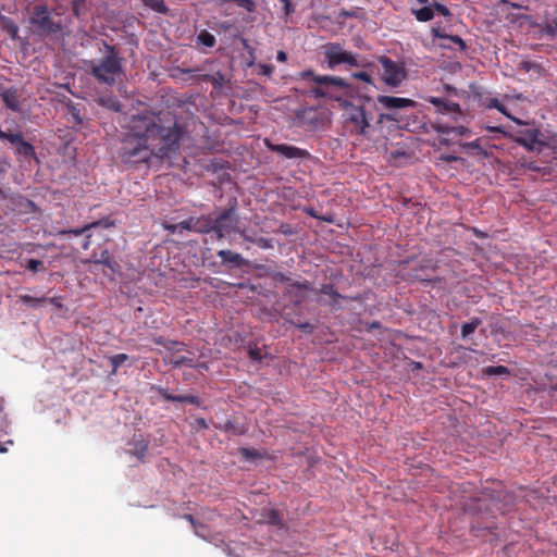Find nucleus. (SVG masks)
<instances>
[{
  "mask_svg": "<svg viewBox=\"0 0 557 557\" xmlns=\"http://www.w3.org/2000/svg\"><path fill=\"white\" fill-rule=\"evenodd\" d=\"M183 134L176 122L165 125L159 114L146 111L132 116L119 154L127 163L148 162L151 156L171 158L178 151Z\"/></svg>",
  "mask_w": 557,
  "mask_h": 557,
  "instance_id": "1",
  "label": "nucleus"
},
{
  "mask_svg": "<svg viewBox=\"0 0 557 557\" xmlns=\"http://www.w3.org/2000/svg\"><path fill=\"white\" fill-rule=\"evenodd\" d=\"M300 78L317 84L310 92L317 98H329L339 102L347 112V122L352 125V135L367 138L371 128L372 116L366 110V103L372 101L369 95H359L358 89L338 76L319 75L312 70L300 72Z\"/></svg>",
  "mask_w": 557,
  "mask_h": 557,
  "instance_id": "2",
  "label": "nucleus"
},
{
  "mask_svg": "<svg viewBox=\"0 0 557 557\" xmlns=\"http://www.w3.org/2000/svg\"><path fill=\"white\" fill-rule=\"evenodd\" d=\"M99 53V58L87 62V71L99 84L112 87L124 75V58L106 40L101 41Z\"/></svg>",
  "mask_w": 557,
  "mask_h": 557,
  "instance_id": "3",
  "label": "nucleus"
},
{
  "mask_svg": "<svg viewBox=\"0 0 557 557\" xmlns=\"http://www.w3.org/2000/svg\"><path fill=\"white\" fill-rule=\"evenodd\" d=\"M29 22L40 35L57 34L63 28L60 14H53L45 4H37L33 8Z\"/></svg>",
  "mask_w": 557,
  "mask_h": 557,
  "instance_id": "4",
  "label": "nucleus"
},
{
  "mask_svg": "<svg viewBox=\"0 0 557 557\" xmlns=\"http://www.w3.org/2000/svg\"><path fill=\"white\" fill-rule=\"evenodd\" d=\"M324 54L330 69H334L341 64H347L352 67L372 66V62L367 58H358L356 53L343 49V47L337 42L330 44L326 47Z\"/></svg>",
  "mask_w": 557,
  "mask_h": 557,
  "instance_id": "5",
  "label": "nucleus"
},
{
  "mask_svg": "<svg viewBox=\"0 0 557 557\" xmlns=\"http://www.w3.org/2000/svg\"><path fill=\"white\" fill-rule=\"evenodd\" d=\"M435 263L431 259L419 262L405 260L399 262L398 275L405 281H431V274L435 271Z\"/></svg>",
  "mask_w": 557,
  "mask_h": 557,
  "instance_id": "6",
  "label": "nucleus"
},
{
  "mask_svg": "<svg viewBox=\"0 0 557 557\" xmlns=\"http://www.w3.org/2000/svg\"><path fill=\"white\" fill-rule=\"evenodd\" d=\"M377 61L383 69L381 79L387 87L398 88L407 79L408 71L404 62L394 61L386 55L379 57Z\"/></svg>",
  "mask_w": 557,
  "mask_h": 557,
  "instance_id": "7",
  "label": "nucleus"
},
{
  "mask_svg": "<svg viewBox=\"0 0 557 557\" xmlns=\"http://www.w3.org/2000/svg\"><path fill=\"white\" fill-rule=\"evenodd\" d=\"M236 207L237 200L233 198L230 200L228 208L222 210L218 216L213 219L214 233L218 239H222L226 234L235 231L238 223Z\"/></svg>",
  "mask_w": 557,
  "mask_h": 557,
  "instance_id": "8",
  "label": "nucleus"
},
{
  "mask_svg": "<svg viewBox=\"0 0 557 557\" xmlns=\"http://www.w3.org/2000/svg\"><path fill=\"white\" fill-rule=\"evenodd\" d=\"M265 146L267 148L272 151L281 154L282 157L286 159H309L310 153L306 149H301L296 146H290L286 144H273L269 139H265Z\"/></svg>",
  "mask_w": 557,
  "mask_h": 557,
  "instance_id": "9",
  "label": "nucleus"
},
{
  "mask_svg": "<svg viewBox=\"0 0 557 557\" xmlns=\"http://www.w3.org/2000/svg\"><path fill=\"white\" fill-rule=\"evenodd\" d=\"M518 141L529 150H537L544 146V141L542 139V133L536 127H530L519 133Z\"/></svg>",
  "mask_w": 557,
  "mask_h": 557,
  "instance_id": "10",
  "label": "nucleus"
},
{
  "mask_svg": "<svg viewBox=\"0 0 557 557\" xmlns=\"http://www.w3.org/2000/svg\"><path fill=\"white\" fill-rule=\"evenodd\" d=\"M426 101L433 104L438 113H453L455 120H457L458 116L462 115L460 106L456 102L438 97H429Z\"/></svg>",
  "mask_w": 557,
  "mask_h": 557,
  "instance_id": "11",
  "label": "nucleus"
},
{
  "mask_svg": "<svg viewBox=\"0 0 557 557\" xmlns=\"http://www.w3.org/2000/svg\"><path fill=\"white\" fill-rule=\"evenodd\" d=\"M376 100L384 109L387 110L416 107V101L409 98L380 95L377 96Z\"/></svg>",
  "mask_w": 557,
  "mask_h": 557,
  "instance_id": "12",
  "label": "nucleus"
},
{
  "mask_svg": "<svg viewBox=\"0 0 557 557\" xmlns=\"http://www.w3.org/2000/svg\"><path fill=\"white\" fill-rule=\"evenodd\" d=\"M83 262L92 263L95 265H104L110 269L112 273H115L119 269V263L111 258L108 249L101 250L99 255L96 252L92 253L89 259H86Z\"/></svg>",
  "mask_w": 557,
  "mask_h": 557,
  "instance_id": "13",
  "label": "nucleus"
},
{
  "mask_svg": "<svg viewBox=\"0 0 557 557\" xmlns=\"http://www.w3.org/2000/svg\"><path fill=\"white\" fill-rule=\"evenodd\" d=\"M97 103L116 113L121 112L123 109L121 101L112 92H104L100 95L97 99Z\"/></svg>",
  "mask_w": 557,
  "mask_h": 557,
  "instance_id": "14",
  "label": "nucleus"
},
{
  "mask_svg": "<svg viewBox=\"0 0 557 557\" xmlns=\"http://www.w3.org/2000/svg\"><path fill=\"white\" fill-rule=\"evenodd\" d=\"M216 256L222 260V263H231L236 268L247 265L248 261L242 257L240 253L233 252L231 250H219Z\"/></svg>",
  "mask_w": 557,
  "mask_h": 557,
  "instance_id": "15",
  "label": "nucleus"
},
{
  "mask_svg": "<svg viewBox=\"0 0 557 557\" xmlns=\"http://www.w3.org/2000/svg\"><path fill=\"white\" fill-rule=\"evenodd\" d=\"M2 101L4 102L5 107L9 108L12 111H20L21 110V102H20V96L17 92V89L15 88H9L1 92Z\"/></svg>",
  "mask_w": 557,
  "mask_h": 557,
  "instance_id": "16",
  "label": "nucleus"
},
{
  "mask_svg": "<svg viewBox=\"0 0 557 557\" xmlns=\"http://www.w3.org/2000/svg\"><path fill=\"white\" fill-rule=\"evenodd\" d=\"M435 131L441 135L469 136L471 131L462 125L449 126L443 123H436Z\"/></svg>",
  "mask_w": 557,
  "mask_h": 557,
  "instance_id": "17",
  "label": "nucleus"
},
{
  "mask_svg": "<svg viewBox=\"0 0 557 557\" xmlns=\"http://www.w3.org/2000/svg\"><path fill=\"white\" fill-rule=\"evenodd\" d=\"M320 293L323 295H326L333 299V302L331 304L333 308H338V300L339 299H349V300H360L361 298L359 296L356 297H345L342 296L334 287L333 284H324L322 285Z\"/></svg>",
  "mask_w": 557,
  "mask_h": 557,
  "instance_id": "18",
  "label": "nucleus"
},
{
  "mask_svg": "<svg viewBox=\"0 0 557 557\" xmlns=\"http://www.w3.org/2000/svg\"><path fill=\"white\" fill-rule=\"evenodd\" d=\"M431 34L434 38L446 39L457 45L461 51L466 50L467 46L463 39L458 35H448L442 30L440 26H434L431 29Z\"/></svg>",
  "mask_w": 557,
  "mask_h": 557,
  "instance_id": "19",
  "label": "nucleus"
},
{
  "mask_svg": "<svg viewBox=\"0 0 557 557\" xmlns=\"http://www.w3.org/2000/svg\"><path fill=\"white\" fill-rule=\"evenodd\" d=\"M195 232L200 234L214 232L213 218H211V215L195 218Z\"/></svg>",
  "mask_w": 557,
  "mask_h": 557,
  "instance_id": "20",
  "label": "nucleus"
},
{
  "mask_svg": "<svg viewBox=\"0 0 557 557\" xmlns=\"http://www.w3.org/2000/svg\"><path fill=\"white\" fill-rule=\"evenodd\" d=\"M219 429L222 432L228 433L231 435L240 436L247 433L248 426L245 424H238L233 421H226L223 425H220Z\"/></svg>",
  "mask_w": 557,
  "mask_h": 557,
  "instance_id": "21",
  "label": "nucleus"
},
{
  "mask_svg": "<svg viewBox=\"0 0 557 557\" xmlns=\"http://www.w3.org/2000/svg\"><path fill=\"white\" fill-rule=\"evenodd\" d=\"M373 66L374 65L372 64V66H370V67H361L362 69L361 71L351 73V78L361 81V82L366 83L367 85L375 88L376 86H375V82H374V77H373V70H372Z\"/></svg>",
  "mask_w": 557,
  "mask_h": 557,
  "instance_id": "22",
  "label": "nucleus"
},
{
  "mask_svg": "<svg viewBox=\"0 0 557 557\" xmlns=\"http://www.w3.org/2000/svg\"><path fill=\"white\" fill-rule=\"evenodd\" d=\"M278 280L282 283H287L288 284V286H289L288 289H287V294L288 295H293L294 294V289H297L299 292V290H308V289L311 288V284L308 281L294 282V281H292L289 277H287L284 274H280V278Z\"/></svg>",
  "mask_w": 557,
  "mask_h": 557,
  "instance_id": "23",
  "label": "nucleus"
},
{
  "mask_svg": "<svg viewBox=\"0 0 557 557\" xmlns=\"http://www.w3.org/2000/svg\"><path fill=\"white\" fill-rule=\"evenodd\" d=\"M149 448V442L147 440L140 438L133 443V448L129 450V454L137 457L139 460L144 461Z\"/></svg>",
  "mask_w": 557,
  "mask_h": 557,
  "instance_id": "24",
  "label": "nucleus"
},
{
  "mask_svg": "<svg viewBox=\"0 0 557 557\" xmlns=\"http://www.w3.org/2000/svg\"><path fill=\"white\" fill-rule=\"evenodd\" d=\"M412 15H414L418 22H429L434 17L433 5H424L420 9H411Z\"/></svg>",
  "mask_w": 557,
  "mask_h": 557,
  "instance_id": "25",
  "label": "nucleus"
},
{
  "mask_svg": "<svg viewBox=\"0 0 557 557\" xmlns=\"http://www.w3.org/2000/svg\"><path fill=\"white\" fill-rule=\"evenodd\" d=\"M197 78L202 82H210L214 89H220L225 79L221 72H216L214 74H202L197 76Z\"/></svg>",
  "mask_w": 557,
  "mask_h": 557,
  "instance_id": "26",
  "label": "nucleus"
},
{
  "mask_svg": "<svg viewBox=\"0 0 557 557\" xmlns=\"http://www.w3.org/2000/svg\"><path fill=\"white\" fill-rule=\"evenodd\" d=\"M487 108L490 109H496L498 110L500 113H503L504 115H506L507 117L511 119L513 122H516L517 124L519 125H522V121L517 119V117H513L511 116L507 110H506V107L497 99V98H491L488 99L487 101Z\"/></svg>",
  "mask_w": 557,
  "mask_h": 557,
  "instance_id": "27",
  "label": "nucleus"
},
{
  "mask_svg": "<svg viewBox=\"0 0 557 557\" xmlns=\"http://www.w3.org/2000/svg\"><path fill=\"white\" fill-rule=\"evenodd\" d=\"M16 153L24 157L25 159H36V151L32 144L23 140L17 147H16Z\"/></svg>",
  "mask_w": 557,
  "mask_h": 557,
  "instance_id": "28",
  "label": "nucleus"
},
{
  "mask_svg": "<svg viewBox=\"0 0 557 557\" xmlns=\"http://www.w3.org/2000/svg\"><path fill=\"white\" fill-rule=\"evenodd\" d=\"M100 224H103L104 226H110L111 222H109V220L97 221V222H92L90 224H87V225H85L84 227H81V228H72V230L62 231L61 234H72L74 236H79V235L86 233L88 230H90L92 227H96V226H98Z\"/></svg>",
  "mask_w": 557,
  "mask_h": 557,
  "instance_id": "29",
  "label": "nucleus"
},
{
  "mask_svg": "<svg viewBox=\"0 0 557 557\" xmlns=\"http://www.w3.org/2000/svg\"><path fill=\"white\" fill-rule=\"evenodd\" d=\"M482 323L481 319L473 317L469 322L461 325V337L468 338Z\"/></svg>",
  "mask_w": 557,
  "mask_h": 557,
  "instance_id": "30",
  "label": "nucleus"
},
{
  "mask_svg": "<svg viewBox=\"0 0 557 557\" xmlns=\"http://www.w3.org/2000/svg\"><path fill=\"white\" fill-rule=\"evenodd\" d=\"M144 4L153 10L154 12L166 14L169 12V8L166 7L163 0H143Z\"/></svg>",
  "mask_w": 557,
  "mask_h": 557,
  "instance_id": "31",
  "label": "nucleus"
},
{
  "mask_svg": "<svg viewBox=\"0 0 557 557\" xmlns=\"http://www.w3.org/2000/svg\"><path fill=\"white\" fill-rule=\"evenodd\" d=\"M165 362L172 364L173 367L175 368H178V367H182V366H187V367H190L193 368L194 367V359L193 358H189V357H186V356H180V357H171L169 359H164Z\"/></svg>",
  "mask_w": 557,
  "mask_h": 557,
  "instance_id": "32",
  "label": "nucleus"
},
{
  "mask_svg": "<svg viewBox=\"0 0 557 557\" xmlns=\"http://www.w3.org/2000/svg\"><path fill=\"white\" fill-rule=\"evenodd\" d=\"M197 40L205 47L212 48L215 45V37L208 30H201L197 36Z\"/></svg>",
  "mask_w": 557,
  "mask_h": 557,
  "instance_id": "33",
  "label": "nucleus"
},
{
  "mask_svg": "<svg viewBox=\"0 0 557 557\" xmlns=\"http://www.w3.org/2000/svg\"><path fill=\"white\" fill-rule=\"evenodd\" d=\"M486 375H509L510 371L505 366H490L484 369Z\"/></svg>",
  "mask_w": 557,
  "mask_h": 557,
  "instance_id": "34",
  "label": "nucleus"
},
{
  "mask_svg": "<svg viewBox=\"0 0 557 557\" xmlns=\"http://www.w3.org/2000/svg\"><path fill=\"white\" fill-rule=\"evenodd\" d=\"M20 300L27 306L36 307L46 302L48 299L46 297H33L30 295H21Z\"/></svg>",
  "mask_w": 557,
  "mask_h": 557,
  "instance_id": "35",
  "label": "nucleus"
},
{
  "mask_svg": "<svg viewBox=\"0 0 557 557\" xmlns=\"http://www.w3.org/2000/svg\"><path fill=\"white\" fill-rule=\"evenodd\" d=\"M128 360V356L126 354H116L109 358V362L113 368V372L117 370L125 361Z\"/></svg>",
  "mask_w": 557,
  "mask_h": 557,
  "instance_id": "36",
  "label": "nucleus"
},
{
  "mask_svg": "<svg viewBox=\"0 0 557 557\" xmlns=\"http://www.w3.org/2000/svg\"><path fill=\"white\" fill-rule=\"evenodd\" d=\"M543 32L553 37H557V22L556 21H548L543 26Z\"/></svg>",
  "mask_w": 557,
  "mask_h": 557,
  "instance_id": "37",
  "label": "nucleus"
},
{
  "mask_svg": "<svg viewBox=\"0 0 557 557\" xmlns=\"http://www.w3.org/2000/svg\"><path fill=\"white\" fill-rule=\"evenodd\" d=\"M177 226H180V231L184 230V231L195 232V218L190 216L189 219L177 223Z\"/></svg>",
  "mask_w": 557,
  "mask_h": 557,
  "instance_id": "38",
  "label": "nucleus"
},
{
  "mask_svg": "<svg viewBox=\"0 0 557 557\" xmlns=\"http://www.w3.org/2000/svg\"><path fill=\"white\" fill-rule=\"evenodd\" d=\"M70 121L74 124V125H82L83 124V117L81 116V113H79V110L72 107L70 109Z\"/></svg>",
  "mask_w": 557,
  "mask_h": 557,
  "instance_id": "39",
  "label": "nucleus"
},
{
  "mask_svg": "<svg viewBox=\"0 0 557 557\" xmlns=\"http://www.w3.org/2000/svg\"><path fill=\"white\" fill-rule=\"evenodd\" d=\"M432 5H433L434 12H437L438 14H441L445 17L451 16V12L446 5L438 3L436 1H434V3Z\"/></svg>",
  "mask_w": 557,
  "mask_h": 557,
  "instance_id": "40",
  "label": "nucleus"
},
{
  "mask_svg": "<svg viewBox=\"0 0 557 557\" xmlns=\"http://www.w3.org/2000/svg\"><path fill=\"white\" fill-rule=\"evenodd\" d=\"M183 518H184L185 520H187V521L191 524V527L194 528V531H195L196 535H201V534L199 533V527L203 528V524H202L201 522L197 521V520L194 518V516H193V515H189V513L184 515V516H183Z\"/></svg>",
  "mask_w": 557,
  "mask_h": 557,
  "instance_id": "41",
  "label": "nucleus"
},
{
  "mask_svg": "<svg viewBox=\"0 0 557 557\" xmlns=\"http://www.w3.org/2000/svg\"><path fill=\"white\" fill-rule=\"evenodd\" d=\"M180 403H187V404L200 406L201 399L196 395H181Z\"/></svg>",
  "mask_w": 557,
  "mask_h": 557,
  "instance_id": "42",
  "label": "nucleus"
},
{
  "mask_svg": "<svg viewBox=\"0 0 557 557\" xmlns=\"http://www.w3.org/2000/svg\"><path fill=\"white\" fill-rule=\"evenodd\" d=\"M3 139L9 140L11 144H13L17 147L24 140V137L21 133H16V134L5 133V136Z\"/></svg>",
  "mask_w": 557,
  "mask_h": 557,
  "instance_id": "43",
  "label": "nucleus"
},
{
  "mask_svg": "<svg viewBox=\"0 0 557 557\" xmlns=\"http://www.w3.org/2000/svg\"><path fill=\"white\" fill-rule=\"evenodd\" d=\"M26 268L33 272H37L39 270H42L44 269V263L42 261L40 260H37V259H29L27 261V265Z\"/></svg>",
  "mask_w": 557,
  "mask_h": 557,
  "instance_id": "44",
  "label": "nucleus"
},
{
  "mask_svg": "<svg viewBox=\"0 0 557 557\" xmlns=\"http://www.w3.org/2000/svg\"><path fill=\"white\" fill-rule=\"evenodd\" d=\"M185 348V344L177 341H168L166 350L169 351H182Z\"/></svg>",
  "mask_w": 557,
  "mask_h": 557,
  "instance_id": "45",
  "label": "nucleus"
},
{
  "mask_svg": "<svg viewBox=\"0 0 557 557\" xmlns=\"http://www.w3.org/2000/svg\"><path fill=\"white\" fill-rule=\"evenodd\" d=\"M255 244L261 249H270L273 247L272 239L264 237L256 238Z\"/></svg>",
  "mask_w": 557,
  "mask_h": 557,
  "instance_id": "46",
  "label": "nucleus"
},
{
  "mask_svg": "<svg viewBox=\"0 0 557 557\" xmlns=\"http://www.w3.org/2000/svg\"><path fill=\"white\" fill-rule=\"evenodd\" d=\"M295 326L307 334H311L314 331V325L309 322L295 323Z\"/></svg>",
  "mask_w": 557,
  "mask_h": 557,
  "instance_id": "47",
  "label": "nucleus"
},
{
  "mask_svg": "<svg viewBox=\"0 0 557 557\" xmlns=\"http://www.w3.org/2000/svg\"><path fill=\"white\" fill-rule=\"evenodd\" d=\"M248 355H249L250 359L253 360V361H261L262 360L261 351L256 346L255 347H249Z\"/></svg>",
  "mask_w": 557,
  "mask_h": 557,
  "instance_id": "48",
  "label": "nucleus"
},
{
  "mask_svg": "<svg viewBox=\"0 0 557 557\" xmlns=\"http://www.w3.org/2000/svg\"><path fill=\"white\" fill-rule=\"evenodd\" d=\"M259 72L258 74L264 75V76H271L273 73V65L270 64H258Z\"/></svg>",
  "mask_w": 557,
  "mask_h": 557,
  "instance_id": "49",
  "label": "nucleus"
},
{
  "mask_svg": "<svg viewBox=\"0 0 557 557\" xmlns=\"http://www.w3.org/2000/svg\"><path fill=\"white\" fill-rule=\"evenodd\" d=\"M384 121L397 122L396 113H381L379 114L377 123H383Z\"/></svg>",
  "mask_w": 557,
  "mask_h": 557,
  "instance_id": "50",
  "label": "nucleus"
},
{
  "mask_svg": "<svg viewBox=\"0 0 557 557\" xmlns=\"http://www.w3.org/2000/svg\"><path fill=\"white\" fill-rule=\"evenodd\" d=\"M159 392H160V394L162 395V397L165 400L180 403L181 395H173V394H171L168 391L162 389V388Z\"/></svg>",
  "mask_w": 557,
  "mask_h": 557,
  "instance_id": "51",
  "label": "nucleus"
},
{
  "mask_svg": "<svg viewBox=\"0 0 557 557\" xmlns=\"http://www.w3.org/2000/svg\"><path fill=\"white\" fill-rule=\"evenodd\" d=\"M236 3L248 12H251L255 9V2L252 0H237Z\"/></svg>",
  "mask_w": 557,
  "mask_h": 557,
  "instance_id": "52",
  "label": "nucleus"
},
{
  "mask_svg": "<svg viewBox=\"0 0 557 557\" xmlns=\"http://www.w3.org/2000/svg\"><path fill=\"white\" fill-rule=\"evenodd\" d=\"M83 2H84V0H73L72 1V11L76 17H79V10H81V5Z\"/></svg>",
  "mask_w": 557,
  "mask_h": 557,
  "instance_id": "53",
  "label": "nucleus"
},
{
  "mask_svg": "<svg viewBox=\"0 0 557 557\" xmlns=\"http://www.w3.org/2000/svg\"><path fill=\"white\" fill-rule=\"evenodd\" d=\"M282 2L284 3V12L286 15H289L295 11V8L290 0H282Z\"/></svg>",
  "mask_w": 557,
  "mask_h": 557,
  "instance_id": "54",
  "label": "nucleus"
},
{
  "mask_svg": "<svg viewBox=\"0 0 557 557\" xmlns=\"http://www.w3.org/2000/svg\"><path fill=\"white\" fill-rule=\"evenodd\" d=\"M462 147H465L467 149H480L481 148L480 139H475L470 143H465V144H462Z\"/></svg>",
  "mask_w": 557,
  "mask_h": 557,
  "instance_id": "55",
  "label": "nucleus"
},
{
  "mask_svg": "<svg viewBox=\"0 0 557 557\" xmlns=\"http://www.w3.org/2000/svg\"><path fill=\"white\" fill-rule=\"evenodd\" d=\"M7 30L12 35V37H15L18 32V27L13 22H11L7 25Z\"/></svg>",
  "mask_w": 557,
  "mask_h": 557,
  "instance_id": "56",
  "label": "nucleus"
},
{
  "mask_svg": "<svg viewBox=\"0 0 557 557\" xmlns=\"http://www.w3.org/2000/svg\"><path fill=\"white\" fill-rule=\"evenodd\" d=\"M240 453L245 457H256L258 455L255 449H250V448H242Z\"/></svg>",
  "mask_w": 557,
  "mask_h": 557,
  "instance_id": "57",
  "label": "nucleus"
},
{
  "mask_svg": "<svg viewBox=\"0 0 557 557\" xmlns=\"http://www.w3.org/2000/svg\"><path fill=\"white\" fill-rule=\"evenodd\" d=\"M441 160L450 163V162L458 161L459 158L454 154H443V156H441Z\"/></svg>",
  "mask_w": 557,
  "mask_h": 557,
  "instance_id": "58",
  "label": "nucleus"
},
{
  "mask_svg": "<svg viewBox=\"0 0 557 557\" xmlns=\"http://www.w3.org/2000/svg\"><path fill=\"white\" fill-rule=\"evenodd\" d=\"M152 341H153L154 344L163 346L164 348H166V344H168L169 339H165L162 336H157V337H153Z\"/></svg>",
  "mask_w": 557,
  "mask_h": 557,
  "instance_id": "59",
  "label": "nucleus"
},
{
  "mask_svg": "<svg viewBox=\"0 0 557 557\" xmlns=\"http://www.w3.org/2000/svg\"><path fill=\"white\" fill-rule=\"evenodd\" d=\"M276 60H277L278 62H285V61L287 60V54H286V52H285V51H283V50L277 51V53H276Z\"/></svg>",
  "mask_w": 557,
  "mask_h": 557,
  "instance_id": "60",
  "label": "nucleus"
},
{
  "mask_svg": "<svg viewBox=\"0 0 557 557\" xmlns=\"http://www.w3.org/2000/svg\"><path fill=\"white\" fill-rule=\"evenodd\" d=\"M196 424L200 428V429H208V423L207 421L203 419V418H198L196 419Z\"/></svg>",
  "mask_w": 557,
  "mask_h": 557,
  "instance_id": "61",
  "label": "nucleus"
},
{
  "mask_svg": "<svg viewBox=\"0 0 557 557\" xmlns=\"http://www.w3.org/2000/svg\"><path fill=\"white\" fill-rule=\"evenodd\" d=\"M164 227L171 234H174L177 231H180V226H177V224H170V225H165Z\"/></svg>",
  "mask_w": 557,
  "mask_h": 557,
  "instance_id": "62",
  "label": "nucleus"
},
{
  "mask_svg": "<svg viewBox=\"0 0 557 557\" xmlns=\"http://www.w3.org/2000/svg\"><path fill=\"white\" fill-rule=\"evenodd\" d=\"M305 212L313 218H317L315 211L313 208H306Z\"/></svg>",
  "mask_w": 557,
  "mask_h": 557,
  "instance_id": "63",
  "label": "nucleus"
},
{
  "mask_svg": "<svg viewBox=\"0 0 557 557\" xmlns=\"http://www.w3.org/2000/svg\"><path fill=\"white\" fill-rule=\"evenodd\" d=\"M242 236L244 237L245 240L247 242H250V243H255V238H252V236H248L245 232L242 233Z\"/></svg>",
  "mask_w": 557,
  "mask_h": 557,
  "instance_id": "64",
  "label": "nucleus"
}]
</instances>
